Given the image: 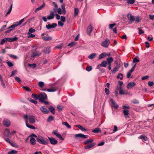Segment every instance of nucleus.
Wrapping results in <instances>:
<instances>
[{
    "mask_svg": "<svg viewBox=\"0 0 154 154\" xmlns=\"http://www.w3.org/2000/svg\"><path fill=\"white\" fill-rule=\"evenodd\" d=\"M36 139L38 142L42 144L46 145L49 143L48 140L47 139H44L42 136L38 137Z\"/></svg>",
    "mask_w": 154,
    "mask_h": 154,
    "instance_id": "obj_1",
    "label": "nucleus"
},
{
    "mask_svg": "<svg viewBox=\"0 0 154 154\" xmlns=\"http://www.w3.org/2000/svg\"><path fill=\"white\" fill-rule=\"evenodd\" d=\"M41 102L47 100V96L45 93H41L38 94V99Z\"/></svg>",
    "mask_w": 154,
    "mask_h": 154,
    "instance_id": "obj_2",
    "label": "nucleus"
},
{
    "mask_svg": "<svg viewBox=\"0 0 154 154\" xmlns=\"http://www.w3.org/2000/svg\"><path fill=\"white\" fill-rule=\"evenodd\" d=\"M116 72L118 71V69L120 67V65L122 64V63L120 60V58L119 56H116Z\"/></svg>",
    "mask_w": 154,
    "mask_h": 154,
    "instance_id": "obj_3",
    "label": "nucleus"
},
{
    "mask_svg": "<svg viewBox=\"0 0 154 154\" xmlns=\"http://www.w3.org/2000/svg\"><path fill=\"white\" fill-rule=\"evenodd\" d=\"M24 118L25 120L26 125L27 127L33 129H35V128L34 126L27 124L28 116L27 115H24Z\"/></svg>",
    "mask_w": 154,
    "mask_h": 154,
    "instance_id": "obj_4",
    "label": "nucleus"
},
{
    "mask_svg": "<svg viewBox=\"0 0 154 154\" xmlns=\"http://www.w3.org/2000/svg\"><path fill=\"white\" fill-rule=\"evenodd\" d=\"M28 118L30 123L33 124L35 122L36 119L34 116L32 115H30L28 116Z\"/></svg>",
    "mask_w": 154,
    "mask_h": 154,
    "instance_id": "obj_5",
    "label": "nucleus"
},
{
    "mask_svg": "<svg viewBox=\"0 0 154 154\" xmlns=\"http://www.w3.org/2000/svg\"><path fill=\"white\" fill-rule=\"evenodd\" d=\"M109 43V40L106 39L105 41L101 43V45L104 47H107Z\"/></svg>",
    "mask_w": 154,
    "mask_h": 154,
    "instance_id": "obj_6",
    "label": "nucleus"
},
{
    "mask_svg": "<svg viewBox=\"0 0 154 154\" xmlns=\"http://www.w3.org/2000/svg\"><path fill=\"white\" fill-rule=\"evenodd\" d=\"M50 143L52 145H55L57 143V141L54 137H48Z\"/></svg>",
    "mask_w": 154,
    "mask_h": 154,
    "instance_id": "obj_7",
    "label": "nucleus"
},
{
    "mask_svg": "<svg viewBox=\"0 0 154 154\" xmlns=\"http://www.w3.org/2000/svg\"><path fill=\"white\" fill-rule=\"evenodd\" d=\"M110 104L111 107L113 111L116 110V103L115 101L113 100L112 99H110Z\"/></svg>",
    "mask_w": 154,
    "mask_h": 154,
    "instance_id": "obj_8",
    "label": "nucleus"
},
{
    "mask_svg": "<svg viewBox=\"0 0 154 154\" xmlns=\"http://www.w3.org/2000/svg\"><path fill=\"white\" fill-rule=\"evenodd\" d=\"M57 26V24L56 23H54L52 24H49L46 26V28L48 29H49L51 28H54L56 27Z\"/></svg>",
    "mask_w": 154,
    "mask_h": 154,
    "instance_id": "obj_9",
    "label": "nucleus"
},
{
    "mask_svg": "<svg viewBox=\"0 0 154 154\" xmlns=\"http://www.w3.org/2000/svg\"><path fill=\"white\" fill-rule=\"evenodd\" d=\"M6 41L10 42H12L17 40L18 39V38L15 36L13 38H5Z\"/></svg>",
    "mask_w": 154,
    "mask_h": 154,
    "instance_id": "obj_10",
    "label": "nucleus"
},
{
    "mask_svg": "<svg viewBox=\"0 0 154 154\" xmlns=\"http://www.w3.org/2000/svg\"><path fill=\"white\" fill-rule=\"evenodd\" d=\"M75 137H79L82 138H87L88 136V135H85L82 134H76L75 136Z\"/></svg>",
    "mask_w": 154,
    "mask_h": 154,
    "instance_id": "obj_11",
    "label": "nucleus"
},
{
    "mask_svg": "<svg viewBox=\"0 0 154 154\" xmlns=\"http://www.w3.org/2000/svg\"><path fill=\"white\" fill-rule=\"evenodd\" d=\"M40 110L44 114H48L49 113V111L48 110L47 108L44 106H41L40 108Z\"/></svg>",
    "mask_w": 154,
    "mask_h": 154,
    "instance_id": "obj_12",
    "label": "nucleus"
},
{
    "mask_svg": "<svg viewBox=\"0 0 154 154\" xmlns=\"http://www.w3.org/2000/svg\"><path fill=\"white\" fill-rule=\"evenodd\" d=\"M9 4L10 5V7L8 9V11L6 14V16H7V15L11 13L12 8V2H9Z\"/></svg>",
    "mask_w": 154,
    "mask_h": 154,
    "instance_id": "obj_13",
    "label": "nucleus"
},
{
    "mask_svg": "<svg viewBox=\"0 0 154 154\" xmlns=\"http://www.w3.org/2000/svg\"><path fill=\"white\" fill-rule=\"evenodd\" d=\"M3 124L4 125L7 127L11 125V122L8 119H4L3 121Z\"/></svg>",
    "mask_w": 154,
    "mask_h": 154,
    "instance_id": "obj_14",
    "label": "nucleus"
},
{
    "mask_svg": "<svg viewBox=\"0 0 154 154\" xmlns=\"http://www.w3.org/2000/svg\"><path fill=\"white\" fill-rule=\"evenodd\" d=\"M136 85L135 82H131L129 83L127 85V88L128 89L132 88L134 86Z\"/></svg>",
    "mask_w": 154,
    "mask_h": 154,
    "instance_id": "obj_15",
    "label": "nucleus"
},
{
    "mask_svg": "<svg viewBox=\"0 0 154 154\" xmlns=\"http://www.w3.org/2000/svg\"><path fill=\"white\" fill-rule=\"evenodd\" d=\"M107 56H109L110 54H108L105 53H103L99 55V59H102Z\"/></svg>",
    "mask_w": 154,
    "mask_h": 154,
    "instance_id": "obj_16",
    "label": "nucleus"
},
{
    "mask_svg": "<svg viewBox=\"0 0 154 154\" xmlns=\"http://www.w3.org/2000/svg\"><path fill=\"white\" fill-rule=\"evenodd\" d=\"M20 25L19 24V22H16L14 23L13 25L10 26L9 27V29L13 28Z\"/></svg>",
    "mask_w": 154,
    "mask_h": 154,
    "instance_id": "obj_17",
    "label": "nucleus"
},
{
    "mask_svg": "<svg viewBox=\"0 0 154 154\" xmlns=\"http://www.w3.org/2000/svg\"><path fill=\"white\" fill-rule=\"evenodd\" d=\"M54 12H51L50 15L47 16V19L48 20L52 19L54 18Z\"/></svg>",
    "mask_w": 154,
    "mask_h": 154,
    "instance_id": "obj_18",
    "label": "nucleus"
},
{
    "mask_svg": "<svg viewBox=\"0 0 154 154\" xmlns=\"http://www.w3.org/2000/svg\"><path fill=\"white\" fill-rule=\"evenodd\" d=\"M93 28L92 26L91 25H90L88 26L87 28V32L88 35L90 34L91 32L92 31Z\"/></svg>",
    "mask_w": 154,
    "mask_h": 154,
    "instance_id": "obj_19",
    "label": "nucleus"
},
{
    "mask_svg": "<svg viewBox=\"0 0 154 154\" xmlns=\"http://www.w3.org/2000/svg\"><path fill=\"white\" fill-rule=\"evenodd\" d=\"M41 53H38L37 51H35L34 52H33L32 54H31V57H34L36 56H39L41 55Z\"/></svg>",
    "mask_w": 154,
    "mask_h": 154,
    "instance_id": "obj_20",
    "label": "nucleus"
},
{
    "mask_svg": "<svg viewBox=\"0 0 154 154\" xmlns=\"http://www.w3.org/2000/svg\"><path fill=\"white\" fill-rule=\"evenodd\" d=\"M95 143H92L88 145H87L85 146V148L86 149H88L94 146L95 145Z\"/></svg>",
    "mask_w": 154,
    "mask_h": 154,
    "instance_id": "obj_21",
    "label": "nucleus"
},
{
    "mask_svg": "<svg viewBox=\"0 0 154 154\" xmlns=\"http://www.w3.org/2000/svg\"><path fill=\"white\" fill-rule=\"evenodd\" d=\"M45 5V4L44 2L43 4L40 7L37 8L35 10V13L37 12L40 10H41L44 7Z\"/></svg>",
    "mask_w": 154,
    "mask_h": 154,
    "instance_id": "obj_22",
    "label": "nucleus"
},
{
    "mask_svg": "<svg viewBox=\"0 0 154 154\" xmlns=\"http://www.w3.org/2000/svg\"><path fill=\"white\" fill-rule=\"evenodd\" d=\"M75 126L79 128L80 130H81V131H85L87 130L86 129L84 128L83 127L80 125H76Z\"/></svg>",
    "mask_w": 154,
    "mask_h": 154,
    "instance_id": "obj_23",
    "label": "nucleus"
},
{
    "mask_svg": "<svg viewBox=\"0 0 154 154\" xmlns=\"http://www.w3.org/2000/svg\"><path fill=\"white\" fill-rule=\"evenodd\" d=\"M42 38L44 41H48L51 40L52 39V37L51 36H44Z\"/></svg>",
    "mask_w": 154,
    "mask_h": 154,
    "instance_id": "obj_24",
    "label": "nucleus"
},
{
    "mask_svg": "<svg viewBox=\"0 0 154 154\" xmlns=\"http://www.w3.org/2000/svg\"><path fill=\"white\" fill-rule=\"evenodd\" d=\"M57 89V87H55L51 89H48L47 90V91L49 92H54Z\"/></svg>",
    "mask_w": 154,
    "mask_h": 154,
    "instance_id": "obj_25",
    "label": "nucleus"
},
{
    "mask_svg": "<svg viewBox=\"0 0 154 154\" xmlns=\"http://www.w3.org/2000/svg\"><path fill=\"white\" fill-rule=\"evenodd\" d=\"M119 93L120 94L124 95L125 94V90H123L122 87H119Z\"/></svg>",
    "mask_w": 154,
    "mask_h": 154,
    "instance_id": "obj_26",
    "label": "nucleus"
},
{
    "mask_svg": "<svg viewBox=\"0 0 154 154\" xmlns=\"http://www.w3.org/2000/svg\"><path fill=\"white\" fill-rule=\"evenodd\" d=\"M96 53H92L91 54H90L88 56V58L90 59H92L93 58H94L96 56Z\"/></svg>",
    "mask_w": 154,
    "mask_h": 154,
    "instance_id": "obj_27",
    "label": "nucleus"
},
{
    "mask_svg": "<svg viewBox=\"0 0 154 154\" xmlns=\"http://www.w3.org/2000/svg\"><path fill=\"white\" fill-rule=\"evenodd\" d=\"M128 20L131 22V23H133L134 21L135 18L131 14L130 15V17H128Z\"/></svg>",
    "mask_w": 154,
    "mask_h": 154,
    "instance_id": "obj_28",
    "label": "nucleus"
},
{
    "mask_svg": "<svg viewBox=\"0 0 154 154\" xmlns=\"http://www.w3.org/2000/svg\"><path fill=\"white\" fill-rule=\"evenodd\" d=\"M93 140L92 139H88L86 140V141H85L84 142V143L86 145L89 143L92 142Z\"/></svg>",
    "mask_w": 154,
    "mask_h": 154,
    "instance_id": "obj_29",
    "label": "nucleus"
},
{
    "mask_svg": "<svg viewBox=\"0 0 154 154\" xmlns=\"http://www.w3.org/2000/svg\"><path fill=\"white\" fill-rule=\"evenodd\" d=\"M48 109L53 114H55V109L52 106H50L48 107Z\"/></svg>",
    "mask_w": 154,
    "mask_h": 154,
    "instance_id": "obj_30",
    "label": "nucleus"
},
{
    "mask_svg": "<svg viewBox=\"0 0 154 154\" xmlns=\"http://www.w3.org/2000/svg\"><path fill=\"white\" fill-rule=\"evenodd\" d=\"M93 132L98 133L101 132V129L99 128H94L92 131Z\"/></svg>",
    "mask_w": 154,
    "mask_h": 154,
    "instance_id": "obj_31",
    "label": "nucleus"
},
{
    "mask_svg": "<svg viewBox=\"0 0 154 154\" xmlns=\"http://www.w3.org/2000/svg\"><path fill=\"white\" fill-rule=\"evenodd\" d=\"M54 11L55 12H57L59 14H62V10L60 8L57 9H54Z\"/></svg>",
    "mask_w": 154,
    "mask_h": 154,
    "instance_id": "obj_32",
    "label": "nucleus"
},
{
    "mask_svg": "<svg viewBox=\"0 0 154 154\" xmlns=\"http://www.w3.org/2000/svg\"><path fill=\"white\" fill-rule=\"evenodd\" d=\"M30 143L32 145H35L36 143V140L33 137H31L30 140Z\"/></svg>",
    "mask_w": 154,
    "mask_h": 154,
    "instance_id": "obj_33",
    "label": "nucleus"
},
{
    "mask_svg": "<svg viewBox=\"0 0 154 154\" xmlns=\"http://www.w3.org/2000/svg\"><path fill=\"white\" fill-rule=\"evenodd\" d=\"M123 113L125 117H127L129 114L128 110L127 109H125L123 110Z\"/></svg>",
    "mask_w": 154,
    "mask_h": 154,
    "instance_id": "obj_34",
    "label": "nucleus"
},
{
    "mask_svg": "<svg viewBox=\"0 0 154 154\" xmlns=\"http://www.w3.org/2000/svg\"><path fill=\"white\" fill-rule=\"evenodd\" d=\"M107 64V62L106 61H104L102 62L100 64V66H103L104 67H106V65Z\"/></svg>",
    "mask_w": 154,
    "mask_h": 154,
    "instance_id": "obj_35",
    "label": "nucleus"
},
{
    "mask_svg": "<svg viewBox=\"0 0 154 154\" xmlns=\"http://www.w3.org/2000/svg\"><path fill=\"white\" fill-rule=\"evenodd\" d=\"M5 134L7 136H8L11 134L10 131L8 129H6L5 131Z\"/></svg>",
    "mask_w": 154,
    "mask_h": 154,
    "instance_id": "obj_36",
    "label": "nucleus"
},
{
    "mask_svg": "<svg viewBox=\"0 0 154 154\" xmlns=\"http://www.w3.org/2000/svg\"><path fill=\"white\" fill-rule=\"evenodd\" d=\"M5 140L6 142L9 143L10 144H11L13 146H14V144L12 143V142H11V140L10 139H9V138H6L5 139Z\"/></svg>",
    "mask_w": 154,
    "mask_h": 154,
    "instance_id": "obj_37",
    "label": "nucleus"
},
{
    "mask_svg": "<svg viewBox=\"0 0 154 154\" xmlns=\"http://www.w3.org/2000/svg\"><path fill=\"white\" fill-rule=\"evenodd\" d=\"M118 79H119L120 80H122L123 78V75L122 73H119L117 75L116 77Z\"/></svg>",
    "mask_w": 154,
    "mask_h": 154,
    "instance_id": "obj_38",
    "label": "nucleus"
},
{
    "mask_svg": "<svg viewBox=\"0 0 154 154\" xmlns=\"http://www.w3.org/2000/svg\"><path fill=\"white\" fill-rule=\"evenodd\" d=\"M113 61L112 58L110 57L107 59V62H108V64H111V63Z\"/></svg>",
    "mask_w": 154,
    "mask_h": 154,
    "instance_id": "obj_39",
    "label": "nucleus"
},
{
    "mask_svg": "<svg viewBox=\"0 0 154 154\" xmlns=\"http://www.w3.org/2000/svg\"><path fill=\"white\" fill-rule=\"evenodd\" d=\"M79 11V9L77 8H75L74 10V16H76L78 15Z\"/></svg>",
    "mask_w": 154,
    "mask_h": 154,
    "instance_id": "obj_40",
    "label": "nucleus"
},
{
    "mask_svg": "<svg viewBox=\"0 0 154 154\" xmlns=\"http://www.w3.org/2000/svg\"><path fill=\"white\" fill-rule=\"evenodd\" d=\"M139 139H143L144 141H146L147 140V138L144 135H143L140 136L139 137Z\"/></svg>",
    "mask_w": 154,
    "mask_h": 154,
    "instance_id": "obj_41",
    "label": "nucleus"
},
{
    "mask_svg": "<svg viewBox=\"0 0 154 154\" xmlns=\"http://www.w3.org/2000/svg\"><path fill=\"white\" fill-rule=\"evenodd\" d=\"M17 151L15 150H12L11 151L8 152V154H17Z\"/></svg>",
    "mask_w": 154,
    "mask_h": 154,
    "instance_id": "obj_42",
    "label": "nucleus"
},
{
    "mask_svg": "<svg viewBox=\"0 0 154 154\" xmlns=\"http://www.w3.org/2000/svg\"><path fill=\"white\" fill-rule=\"evenodd\" d=\"M62 124L63 125L66 126L68 128H71V126L70 125H69L66 122H62Z\"/></svg>",
    "mask_w": 154,
    "mask_h": 154,
    "instance_id": "obj_43",
    "label": "nucleus"
},
{
    "mask_svg": "<svg viewBox=\"0 0 154 154\" xmlns=\"http://www.w3.org/2000/svg\"><path fill=\"white\" fill-rule=\"evenodd\" d=\"M38 85L40 87L42 88L44 85V83L42 82H40L38 83Z\"/></svg>",
    "mask_w": 154,
    "mask_h": 154,
    "instance_id": "obj_44",
    "label": "nucleus"
},
{
    "mask_svg": "<svg viewBox=\"0 0 154 154\" xmlns=\"http://www.w3.org/2000/svg\"><path fill=\"white\" fill-rule=\"evenodd\" d=\"M32 97L36 99H38V95H37V94H32Z\"/></svg>",
    "mask_w": 154,
    "mask_h": 154,
    "instance_id": "obj_45",
    "label": "nucleus"
},
{
    "mask_svg": "<svg viewBox=\"0 0 154 154\" xmlns=\"http://www.w3.org/2000/svg\"><path fill=\"white\" fill-rule=\"evenodd\" d=\"M27 35L28 38H33L35 36V35L29 33H27Z\"/></svg>",
    "mask_w": 154,
    "mask_h": 154,
    "instance_id": "obj_46",
    "label": "nucleus"
},
{
    "mask_svg": "<svg viewBox=\"0 0 154 154\" xmlns=\"http://www.w3.org/2000/svg\"><path fill=\"white\" fill-rule=\"evenodd\" d=\"M45 52L47 53H49L51 52V48L50 47H48L46 48L45 50Z\"/></svg>",
    "mask_w": 154,
    "mask_h": 154,
    "instance_id": "obj_47",
    "label": "nucleus"
},
{
    "mask_svg": "<svg viewBox=\"0 0 154 154\" xmlns=\"http://www.w3.org/2000/svg\"><path fill=\"white\" fill-rule=\"evenodd\" d=\"M136 23H139L141 20V18L139 17H137L135 20Z\"/></svg>",
    "mask_w": 154,
    "mask_h": 154,
    "instance_id": "obj_48",
    "label": "nucleus"
},
{
    "mask_svg": "<svg viewBox=\"0 0 154 154\" xmlns=\"http://www.w3.org/2000/svg\"><path fill=\"white\" fill-rule=\"evenodd\" d=\"M54 119V117L53 116H49L48 119V121H53Z\"/></svg>",
    "mask_w": 154,
    "mask_h": 154,
    "instance_id": "obj_49",
    "label": "nucleus"
},
{
    "mask_svg": "<svg viewBox=\"0 0 154 154\" xmlns=\"http://www.w3.org/2000/svg\"><path fill=\"white\" fill-rule=\"evenodd\" d=\"M35 29H33L32 28H30L29 29V32L28 33H33L35 31Z\"/></svg>",
    "mask_w": 154,
    "mask_h": 154,
    "instance_id": "obj_50",
    "label": "nucleus"
},
{
    "mask_svg": "<svg viewBox=\"0 0 154 154\" xmlns=\"http://www.w3.org/2000/svg\"><path fill=\"white\" fill-rule=\"evenodd\" d=\"M56 136L60 140H64L63 138L62 137L61 135L60 134L58 133L57 134Z\"/></svg>",
    "mask_w": 154,
    "mask_h": 154,
    "instance_id": "obj_51",
    "label": "nucleus"
},
{
    "mask_svg": "<svg viewBox=\"0 0 154 154\" xmlns=\"http://www.w3.org/2000/svg\"><path fill=\"white\" fill-rule=\"evenodd\" d=\"M15 80L19 83H20L21 82V80L20 78L18 77H15Z\"/></svg>",
    "mask_w": 154,
    "mask_h": 154,
    "instance_id": "obj_52",
    "label": "nucleus"
},
{
    "mask_svg": "<svg viewBox=\"0 0 154 154\" xmlns=\"http://www.w3.org/2000/svg\"><path fill=\"white\" fill-rule=\"evenodd\" d=\"M92 66H87L86 68V69L87 71H90L92 70Z\"/></svg>",
    "mask_w": 154,
    "mask_h": 154,
    "instance_id": "obj_53",
    "label": "nucleus"
},
{
    "mask_svg": "<svg viewBox=\"0 0 154 154\" xmlns=\"http://www.w3.org/2000/svg\"><path fill=\"white\" fill-rule=\"evenodd\" d=\"M76 44V42H72L68 44V46H70L72 47L74 45Z\"/></svg>",
    "mask_w": 154,
    "mask_h": 154,
    "instance_id": "obj_54",
    "label": "nucleus"
},
{
    "mask_svg": "<svg viewBox=\"0 0 154 154\" xmlns=\"http://www.w3.org/2000/svg\"><path fill=\"white\" fill-rule=\"evenodd\" d=\"M131 102L134 104H138L139 103V101L136 99H134L131 101Z\"/></svg>",
    "mask_w": 154,
    "mask_h": 154,
    "instance_id": "obj_55",
    "label": "nucleus"
},
{
    "mask_svg": "<svg viewBox=\"0 0 154 154\" xmlns=\"http://www.w3.org/2000/svg\"><path fill=\"white\" fill-rule=\"evenodd\" d=\"M6 63L8 64V65L10 67H12L14 66L13 64V63L9 61H8L6 62Z\"/></svg>",
    "mask_w": 154,
    "mask_h": 154,
    "instance_id": "obj_56",
    "label": "nucleus"
},
{
    "mask_svg": "<svg viewBox=\"0 0 154 154\" xmlns=\"http://www.w3.org/2000/svg\"><path fill=\"white\" fill-rule=\"evenodd\" d=\"M116 25V23H114L113 24H111L109 25V28L110 29H111L112 28Z\"/></svg>",
    "mask_w": 154,
    "mask_h": 154,
    "instance_id": "obj_57",
    "label": "nucleus"
},
{
    "mask_svg": "<svg viewBox=\"0 0 154 154\" xmlns=\"http://www.w3.org/2000/svg\"><path fill=\"white\" fill-rule=\"evenodd\" d=\"M29 100L32 103H34L35 104H36L37 103V101L32 99H30Z\"/></svg>",
    "mask_w": 154,
    "mask_h": 154,
    "instance_id": "obj_58",
    "label": "nucleus"
},
{
    "mask_svg": "<svg viewBox=\"0 0 154 154\" xmlns=\"http://www.w3.org/2000/svg\"><path fill=\"white\" fill-rule=\"evenodd\" d=\"M139 61V60L136 57H134L133 59V62L134 63H135L136 62H138Z\"/></svg>",
    "mask_w": 154,
    "mask_h": 154,
    "instance_id": "obj_59",
    "label": "nucleus"
},
{
    "mask_svg": "<svg viewBox=\"0 0 154 154\" xmlns=\"http://www.w3.org/2000/svg\"><path fill=\"white\" fill-rule=\"evenodd\" d=\"M63 46V44L61 43L59 45L56 46V48L57 49H61Z\"/></svg>",
    "mask_w": 154,
    "mask_h": 154,
    "instance_id": "obj_60",
    "label": "nucleus"
},
{
    "mask_svg": "<svg viewBox=\"0 0 154 154\" xmlns=\"http://www.w3.org/2000/svg\"><path fill=\"white\" fill-rule=\"evenodd\" d=\"M23 88L25 89L26 91H30V89L28 87L26 86H23Z\"/></svg>",
    "mask_w": 154,
    "mask_h": 154,
    "instance_id": "obj_61",
    "label": "nucleus"
},
{
    "mask_svg": "<svg viewBox=\"0 0 154 154\" xmlns=\"http://www.w3.org/2000/svg\"><path fill=\"white\" fill-rule=\"evenodd\" d=\"M132 73V72H131V71H129L127 74V78H129L130 77V76H131Z\"/></svg>",
    "mask_w": 154,
    "mask_h": 154,
    "instance_id": "obj_62",
    "label": "nucleus"
},
{
    "mask_svg": "<svg viewBox=\"0 0 154 154\" xmlns=\"http://www.w3.org/2000/svg\"><path fill=\"white\" fill-rule=\"evenodd\" d=\"M60 20L62 22H64L65 21V17L63 16H61Z\"/></svg>",
    "mask_w": 154,
    "mask_h": 154,
    "instance_id": "obj_63",
    "label": "nucleus"
},
{
    "mask_svg": "<svg viewBox=\"0 0 154 154\" xmlns=\"http://www.w3.org/2000/svg\"><path fill=\"white\" fill-rule=\"evenodd\" d=\"M148 85L149 86H153L154 85V82H153L149 81L148 82Z\"/></svg>",
    "mask_w": 154,
    "mask_h": 154,
    "instance_id": "obj_64",
    "label": "nucleus"
}]
</instances>
